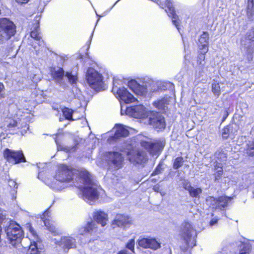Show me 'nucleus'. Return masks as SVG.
I'll return each instance as SVG.
<instances>
[{
  "label": "nucleus",
  "mask_w": 254,
  "mask_h": 254,
  "mask_svg": "<svg viewBox=\"0 0 254 254\" xmlns=\"http://www.w3.org/2000/svg\"><path fill=\"white\" fill-rule=\"evenodd\" d=\"M151 111H147L142 105L127 107L126 114L134 118H147Z\"/></svg>",
  "instance_id": "obj_12"
},
{
  "label": "nucleus",
  "mask_w": 254,
  "mask_h": 254,
  "mask_svg": "<svg viewBox=\"0 0 254 254\" xmlns=\"http://www.w3.org/2000/svg\"><path fill=\"white\" fill-rule=\"evenodd\" d=\"M160 172V170H159V169L158 168V167H157L155 170L152 173V175H157Z\"/></svg>",
  "instance_id": "obj_53"
},
{
  "label": "nucleus",
  "mask_w": 254,
  "mask_h": 254,
  "mask_svg": "<svg viewBox=\"0 0 254 254\" xmlns=\"http://www.w3.org/2000/svg\"><path fill=\"white\" fill-rule=\"evenodd\" d=\"M160 194H161V195L162 196H163V195H165V192H161V191H160Z\"/></svg>",
  "instance_id": "obj_56"
},
{
  "label": "nucleus",
  "mask_w": 254,
  "mask_h": 254,
  "mask_svg": "<svg viewBox=\"0 0 254 254\" xmlns=\"http://www.w3.org/2000/svg\"><path fill=\"white\" fill-rule=\"evenodd\" d=\"M131 219L127 215L118 214L116 215L114 220L112 222V225L118 226L119 227H123L126 228L130 225Z\"/></svg>",
  "instance_id": "obj_23"
},
{
  "label": "nucleus",
  "mask_w": 254,
  "mask_h": 254,
  "mask_svg": "<svg viewBox=\"0 0 254 254\" xmlns=\"http://www.w3.org/2000/svg\"><path fill=\"white\" fill-rule=\"evenodd\" d=\"M64 70L62 68L57 67L51 71V74L55 82L61 88L65 89L67 87V83L64 81Z\"/></svg>",
  "instance_id": "obj_18"
},
{
  "label": "nucleus",
  "mask_w": 254,
  "mask_h": 254,
  "mask_svg": "<svg viewBox=\"0 0 254 254\" xmlns=\"http://www.w3.org/2000/svg\"><path fill=\"white\" fill-rule=\"evenodd\" d=\"M232 198L226 196H221L218 198H215L213 196H209L206 199L207 205L211 207L212 208L222 210L226 207Z\"/></svg>",
  "instance_id": "obj_11"
},
{
  "label": "nucleus",
  "mask_w": 254,
  "mask_h": 254,
  "mask_svg": "<svg viewBox=\"0 0 254 254\" xmlns=\"http://www.w3.org/2000/svg\"><path fill=\"white\" fill-rule=\"evenodd\" d=\"M128 159L133 163L141 164L147 160L146 153L141 150H132L127 152Z\"/></svg>",
  "instance_id": "obj_16"
},
{
  "label": "nucleus",
  "mask_w": 254,
  "mask_h": 254,
  "mask_svg": "<svg viewBox=\"0 0 254 254\" xmlns=\"http://www.w3.org/2000/svg\"><path fill=\"white\" fill-rule=\"evenodd\" d=\"M46 184L52 190L55 191L62 190L68 186L67 183L57 180L56 178H54L53 181L49 182L48 181Z\"/></svg>",
  "instance_id": "obj_26"
},
{
  "label": "nucleus",
  "mask_w": 254,
  "mask_h": 254,
  "mask_svg": "<svg viewBox=\"0 0 254 254\" xmlns=\"http://www.w3.org/2000/svg\"><path fill=\"white\" fill-rule=\"evenodd\" d=\"M122 81L114 79L112 92L121 101L128 104L134 102L136 98L129 93L127 89L122 85Z\"/></svg>",
  "instance_id": "obj_5"
},
{
  "label": "nucleus",
  "mask_w": 254,
  "mask_h": 254,
  "mask_svg": "<svg viewBox=\"0 0 254 254\" xmlns=\"http://www.w3.org/2000/svg\"><path fill=\"white\" fill-rule=\"evenodd\" d=\"M3 157L9 162L17 164L21 162H26V159L21 150L14 151L8 148L3 151Z\"/></svg>",
  "instance_id": "obj_14"
},
{
  "label": "nucleus",
  "mask_w": 254,
  "mask_h": 254,
  "mask_svg": "<svg viewBox=\"0 0 254 254\" xmlns=\"http://www.w3.org/2000/svg\"><path fill=\"white\" fill-rule=\"evenodd\" d=\"M147 118L149 124L155 128L159 130L165 128L166 124L164 118L158 113L150 112Z\"/></svg>",
  "instance_id": "obj_15"
},
{
  "label": "nucleus",
  "mask_w": 254,
  "mask_h": 254,
  "mask_svg": "<svg viewBox=\"0 0 254 254\" xmlns=\"http://www.w3.org/2000/svg\"><path fill=\"white\" fill-rule=\"evenodd\" d=\"M134 239H131L126 245V248L130 250L132 253H134Z\"/></svg>",
  "instance_id": "obj_44"
},
{
  "label": "nucleus",
  "mask_w": 254,
  "mask_h": 254,
  "mask_svg": "<svg viewBox=\"0 0 254 254\" xmlns=\"http://www.w3.org/2000/svg\"><path fill=\"white\" fill-rule=\"evenodd\" d=\"M215 155L217 160L216 161L221 163V162H224L227 160V154L222 150L218 151L216 152Z\"/></svg>",
  "instance_id": "obj_39"
},
{
  "label": "nucleus",
  "mask_w": 254,
  "mask_h": 254,
  "mask_svg": "<svg viewBox=\"0 0 254 254\" xmlns=\"http://www.w3.org/2000/svg\"><path fill=\"white\" fill-rule=\"evenodd\" d=\"M247 15L249 19L254 20V0H248L247 7Z\"/></svg>",
  "instance_id": "obj_30"
},
{
  "label": "nucleus",
  "mask_w": 254,
  "mask_h": 254,
  "mask_svg": "<svg viewBox=\"0 0 254 254\" xmlns=\"http://www.w3.org/2000/svg\"><path fill=\"white\" fill-rule=\"evenodd\" d=\"M101 74L92 67H89L86 73V80L89 86L93 89L99 91L105 89Z\"/></svg>",
  "instance_id": "obj_4"
},
{
  "label": "nucleus",
  "mask_w": 254,
  "mask_h": 254,
  "mask_svg": "<svg viewBox=\"0 0 254 254\" xmlns=\"http://www.w3.org/2000/svg\"><path fill=\"white\" fill-rule=\"evenodd\" d=\"M252 249V244L250 242L242 243L239 246V254H249Z\"/></svg>",
  "instance_id": "obj_34"
},
{
  "label": "nucleus",
  "mask_w": 254,
  "mask_h": 254,
  "mask_svg": "<svg viewBox=\"0 0 254 254\" xmlns=\"http://www.w3.org/2000/svg\"><path fill=\"white\" fill-rule=\"evenodd\" d=\"M119 0H117V1L115 2V3L113 5V6L111 8V9H112V8H113L115 5V4H116V3H117L119 1Z\"/></svg>",
  "instance_id": "obj_58"
},
{
  "label": "nucleus",
  "mask_w": 254,
  "mask_h": 254,
  "mask_svg": "<svg viewBox=\"0 0 254 254\" xmlns=\"http://www.w3.org/2000/svg\"><path fill=\"white\" fill-rule=\"evenodd\" d=\"M5 212L0 210V225L1 222L5 219Z\"/></svg>",
  "instance_id": "obj_46"
},
{
  "label": "nucleus",
  "mask_w": 254,
  "mask_h": 254,
  "mask_svg": "<svg viewBox=\"0 0 254 254\" xmlns=\"http://www.w3.org/2000/svg\"><path fill=\"white\" fill-rule=\"evenodd\" d=\"M209 35L207 32H203L200 35L198 42L199 52L207 53L208 51Z\"/></svg>",
  "instance_id": "obj_24"
},
{
  "label": "nucleus",
  "mask_w": 254,
  "mask_h": 254,
  "mask_svg": "<svg viewBox=\"0 0 254 254\" xmlns=\"http://www.w3.org/2000/svg\"><path fill=\"white\" fill-rule=\"evenodd\" d=\"M128 87L134 93L139 96H144L147 92L146 85L139 84L135 80H131L128 82Z\"/></svg>",
  "instance_id": "obj_22"
},
{
  "label": "nucleus",
  "mask_w": 254,
  "mask_h": 254,
  "mask_svg": "<svg viewBox=\"0 0 254 254\" xmlns=\"http://www.w3.org/2000/svg\"><path fill=\"white\" fill-rule=\"evenodd\" d=\"M157 3L162 8H167L165 9L166 12L168 13L169 16L171 17L173 24L175 25L178 31L180 33L179 27L180 24L178 16L175 13L172 2L169 0H166L162 2L161 0H157Z\"/></svg>",
  "instance_id": "obj_13"
},
{
  "label": "nucleus",
  "mask_w": 254,
  "mask_h": 254,
  "mask_svg": "<svg viewBox=\"0 0 254 254\" xmlns=\"http://www.w3.org/2000/svg\"><path fill=\"white\" fill-rule=\"evenodd\" d=\"M181 235L188 247L192 248L196 245V231L190 223L185 222L182 224Z\"/></svg>",
  "instance_id": "obj_8"
},
{
  "label": "nucleus",
  "mask_w": 254,
  "mask_h": 254,
  "mask_svg": "<svg viewBox=\"0 0 254 254\" xmlns=\"http://www.w3.org/2000/svg\"><path fill=\"white\" fill-rule=\"evenodd\" d=\"M4 87L3 84L0 82V93L4 89Z\"/></svg>",
  "instance_id": "obj_54"
},
{
  "label": "nucleus",
  "mask_w": 254,
  "mask_h": 254,
  "mask_svg": "<svg viewBox=\"0 0 254 254\" xmlns=\"http://www.w3.org/2000/svg\"><path fill=\"white\" fill-rule=\"evenodd\" d=\"M8 185L10 187H13L16 188L17 187V185L16 183L13 180H10L8 182Z\"/></svg>",
  "instance_id": "obj_49"
},
{
  "label": "nucleus",
  "mask_w": 254,
  "mask_h": 254,
  "mask_svg": "<svg viewBox=\"0 0 254 254\" xmlns=\"http://www.w3.org/2000/svg\"><path fill=\"white\" fill-rule=\"evenodd\" d=\"M60 121H62V118H60Z\"/></svg>",
  "instance_id": "obj_63"
},
{
  "label": "nucleus",
  "mask_w": 254,
  "mask_h": 254,
  "mask_svg": "<svg viewBox=\"0 0 254 254\" xmlns=\"http://www.w3.org/2000/svg\"><path fill=\"white\" fill-rule=\"evenodd\" d=\"M55 142L57 145V148L58 150H64V151L67 152H72L76 150V146H74L72 147H69V146H62V145L59 144L58 141L57 140H55Z\"/></svg>",
  "instance_id": "obj_41"
},
{
  "label": "nucleus",
  "mask_w": 254,
  "mask_h": 254,
  "mask_svg": "<svg viewBox=\"0 0 254 254\" xmlns=\"http://www.w3.org/2000/svg\"><path fill=\"white\" fill-rule=\"evenodd\" d=\"M18 109L14 117L10 114L5 118L0 123V127L3 130H11L15 127L21 129V133L24 135L29 129L28 122L33 118V115L30 113V104L26 99L21 100L18 102Z\"/></svg>",
  "instance_id": "obj_2"
},
{
  "label": "nucleus",
  "mask_w": 254,
  "mask_h": 254,
  "mask_svg": "<svg viewBox=\"0 0 254 254\" xmlns=\"http://www.w3.org/2000/svg\"><path fill=\"white\" fill-rule=\"evenodd\" d=\"M137 242L139 246L145 249L150 248L155 250L161 247L160 243L152 238L140 237Z\"/></svg>",
  "instance_id": "obj_20"
},
{
  "label": "nucleus",
  "mask_w": 254,
  "mask_h": 254,
  "mask_svg": "<svg viewBox=\"0 0 254 254\" xmlns=\"http://www.w3.org/2000/svg\"><path fill=\"white\" fill-rule=\"evenodd\" d=\"M107 157L111 167L114 168L115 170L122 167L123 157L121 153L117 152H109Z\"/></svg>",
  "instance_id": "obj_17"
},
{
  "label": "nucleus",
  "mask_w": 254,
  "mask_h": 254,
  "mask_svg": "<svg viewBox=\"0 0 254 254\" xmlns=\"http://www.w3.org/2000/svg\"><path fill=\"white\" fill-rule=\"evenodd\" d=\"M53 108L55 110L58 111V112H60V109L61 110V107L59 108V105H56L55 106H53Z\"/></svg>",
  "instance_id": "obj_52"
},
{
  "label": "nucleus",
  "mask_w": 254,
  "mask_h": 254,
  "mask_svg": "<svg viewBox=\"0 0 254 254\" xmlns=\"http://www.w3.org/2000/svg\"><path fill=\"white\" fill-rule=\"evenodd\" d=\"M183 187L187 190L189 191L191 188L190 183L188 180H184L182 183Z\"/></svg>",
  "instance_id": "obj_45"
},
{
  "label": "nucleus",
  "mask_w": 254,
  "mask_h": 254,
  "mask_svg": "<svg viewBox=\"0 0 254 254\" xmlns=\"http://www.w3.org/2000/svg\"><path fill=\"white\" fill-rule=\"evenodd\" d=\"M140 143L142 147L152 154H156L163 148L162 143L158 141L151 142L141 139Z\"/></svg>",
  "instance_id": "obj_19"
},
{
  "label": "nucleus",
  "mask_w": 254,
  "mask_h": 254,
  "mask_svg": "<svg viewBox=\"0 0 254 254\" xmlns=\"http://www.w3.org/2000/svg\"><path fill=\"white\" fill-rule=\"evenodd\" d=\"M54 178L67 183L72 181L74 186L80 190L83 199L90 205L98 198V185L92 181L90 174L84 169L73 170L61 165Z\"/></svg>",
  "instance_id": "obj_1"
},
{
  "label": "nucleus",
  "mask_w": 254,
  "mask_h": 254,
  "mask_svg": "<svg viewBox=\"0 0 254 254\" xmlns=\"http://www.w3.org/2000/svg\"><path fill=\"white\" fill-rule=\"evenodd\" d=\"M114 129L115 130V134L113 137L114 139L127 136L129 133L128 130L125 128L122 125H116Z\"/></svg>",
  "instance_id": "obj_28"
},
{
  "label": "nucleus",
  "mask_w": 254,
  "mask_h": 254,
  "mask_svg": "<svg viewBox=\"0 0 254 254\" xmlns=\"http://www.w3.org/2000/svg\"><path fill=\"white\" fill-rule=\"evenodd\" d=\"M93 35V32L92 33L91 37H92Z\"/></svg>",
  "instance_id": "obj_64"
},
{
  "label": "nucleus",
  "mask_w": 254,
  "mask_h": 254,
  "mask_svg": "<svg viewBox=\"0 0 254 254\" xmlns=\"http://www.w3.org/2000/svg\"><path fill=\"white\" fill-rule=\"evenodd\" d=\"M253 194L254 197V190L253 191Z\"/></svg>",
  "instance_id": "obj_61"
},
{
  "label": "nucleus",
  "mask_w": 254,
  "mask_h": 254,
  "mask_svg": "<svg viewBox=\"0 0 254 254\" xmlns=\"http://www.w3.org/2000/svg\"><path fill=\"white\" fill-rule=\"evenodd\" d=\"M40 20V16H36L35 18V23L33 24V27L31 28L30 35L32 38L38 42L40 46L43 47L44 46V42L43 40L41 41V37L40 36L39 32V21Z\"/></svg>",
  "instance_id": "obj_21"
},
{
  "label": "nucleus",
  "mask_w": 254,
  "mask_h": 254,
  "mask_svg": "<svg viewBox=\"0 0 254 254\" xmlns=\"http://www.w3.org/2000/svg\"><path fill=\"white\" fill-rule=\"evenodd\" d=\"M27 227L29 232L28 237L30 241V245L27 254H40L42 250L41 242L32 227L28 224Z\"/></svg>",
  "instance_id": "obj_9"
},
{
  "label": "nucleus",
  "mask_w": 254,
  "mask_h": 254,
  "mask_svg": "<svg viewBox=\"0 0 254 254\" xmlns=\"http://www.w3.org/2000/svg\"><path fill=\"white\" fill-rule=\"evenodd\" d=\"M40 173H39V175H38V178L40 179Z\"/></svg>",
  "instance_id": "obj_60"
},
{
  "label": "nucleus",
  "mask_w": 254,
  "mask_h": 254,
  "mask_svg": "<svg viewBox=\"0 0 254 254\" xmlns=\"http://www.w3.org/2000/svg\"><path fill=\"white\" fill-rule=\"evenodd\" d=\"M241 49L244 51L246 60L250 63L253 59L254 53V29L248 32L241 40Z\"/></svg>",
  "instance_id": "obj_7"
},
{
  "label": "nucleus",
  "mask_w": 254,
  "mask_h": 254,
  "mask_svg": "<svg viewBox=\"0 0 254 254\" xmlns=\"http://www.w3.org/2000/svg\"><path fill=\"white\" fill-rule=\"evenodd\" d=\"M65 76L68 80L69 82L71 84H75L77 80V77L76 74H72L70 72H66Z\"/></svg>",
  "instance_id": "obj_42"
},
{
  "label": "nucleus",
  "mask_w": 254,
  "mask_h": 254,
  "mask_svg": "<svg viewBox=\"0 0 254 254\" xmlns=\"http://www.w3.org/2000/svg\"><path fill=\"white\" fill-rule=\"evenodd\" d=\"M211 90L215 96L218 97L221 94L219 83L215 82H213L211 85Z\"/></svg>",
  "instance_id": "obj_40"
},
{
  "label": "nucleus",
  "mask_w": 254,
  "mask_h": 254,
  "mask_svg": "<svg viewBox=\"0 0 254 254\" xmlns=\"http://www.w3.org/2000/svg\"><path fill=\"white\" fill-rule=\"evenodd\" d=\"M96 223L94 222L91 221L88 222L85 227L81 228L79 230V233L80 235H83L84 232L91 233L96 231Z\"/></svg>",
  "instance_id": "obj_31"
},
{
  "label": "nucleus",
  "mask_w": 254,
  "mask_h": 254,
  "mask_svg": "<svg viewBox=\"0 0 254 254\" xmlns=\"http://www.w3.org/2000/svg\"><path fill=\"white\" fill-rule=\"evenodd\" d=\"M239 68L240 70H241L242 71L244 70V69L242 68V65H240L239 67Z\"/></svg>",
  "instance_id": "obj_55"
},
{
  "label": "nucleus",
  "mask_w": 254,
  "mask_h": 254,
  "mask_svg": "<svg viewBox=\"0 0 254 254\" xmlns=\"http://www.w3.org/2000/svg\"><path fill=\"white\" fill-rule=\"evenodd\" d=\"M15 32L16 26L12 21L6 18L0 19V44L9 40Z\"/></svg>",
  "instance_id": "obj_6"
},
{
  "label": "nucleus",
  "mask_w": 254,
  "mask_h": 254,
  "mask_svg": "<svg viewBox=\"0 0 254 254\" xmlns=\"http://www.w3.org/2000/svg\"><path fill=\"white\" fill-rule=\"evenodd\" d=\"M155 192H160V187L158 185H155L153 188Z\"/></svg>",
  "instance_id": "obj_50"
},
{
  "label": "nucleus",
  "mask_w": 254,
  "mask_h": 254,
  "mask_svg": "<svg viewBox=\"0 0 254 254\" xmlns=\"http://www.w3.org/2000/svg\"><path fill=\"white\" fill-rule=\"evenodd\" d=\"M123 106L121 105V114H123Z\"/></svg>",
  "instance_id": "obj_57"
},
{
  "label": "nucleus",
  "mask_w": 254,
  "mask_h": 254,
  "mask_svg": "<svg viewBox=\"0 0 254 254\" xmlns=\"http://www.w3.org/2000/svg\"><path fill=\"white\" fill-rule=\"evenodd\" d=\"M61 111L65 119L70 121L74 120L72 118L73 111L72 109L64 107L61 109Z\"/></svg>",
  "instance_id": "obj_36"
},
{
  "label": "nucleus",
  "mask_w": 254,
  "mask_h": 254,
  "mask_svg": "<svg viewBox=\"0 0 254 254\" xmlns=\"http://www.w3.org/2000/svg\"><path fill=\"white\" fill-rule=\"evenodd\" d=\"M57 244L59 246L56 247L58 254H66L70 249L76 247V240L75 237L64 236L62 237Z\"/></svg>",
  "instance_id": "obj_10"
},
{
  "label": "nucleus",
  "mask_w": 254,
  "mask_h": 254,
  "mask_svg": "<svg viewBox=\"0 0 254 254\" xmlns=\"http://www.w3.org/2000/svg\"><path fill=\"white\" fill-rule=\"evenodd\" d=\"M49 214V210L48 209L46 210L41 216V218L44 222V225L47 229L51 232V233L56 235L58 233L53 222L50 220Z\"/></svg>",
  "instance_id": "obj_25"
},
{
  "label": "nucleus",
  "mask_w": 254,
  "mask_h": 254,
  "mask_svg": "<svg viewBox=\"0 0 254 254\" xmlns=\"http://www.w3.org/2000/svg\"><path fill=\"white\" fill-rule=\"evenodd\" d=\"M222 112L223 113V118H222V122H224L225 121V120L228 117V116L229 115V113L226 109H225L224 110L222 111Z\"/></svg>",
  "instance_id": "obj_47"
},
{
  "label": "nucleus",
  "mask_w": 254,
  "mask_h": 254,
  "mask_svg": "<svg viewBox=\"0 0 254 254\" xmlns=\"http://www.w3.org/2000/svg\"><path fill=\"white\" fill-rule=\"evenodd\" d=\"M169 102V98L165 97L153 103L154 106L159 110H165L168 105Z\"/></svg>",
  "instance_id": "obj_32"
},
{
  "label": "nucleus",
  "mask_w": 254,
  "mask_h": 254,
  "mask_svg": "<svg viewBox=\"0 0 254 254\" xmlns=\"http://www.w3.org/2000/svg\"><path fill=\"white\" fill-rule=\"evenodd\" d=\"M7 239L10 244L15 248L20 250L23 247L21 244L23 232L20 226L14 221H11L5 229Z\"/></svg>",
  "instance_id": "obj_3"
},
{
  "label": "nucleus",
  "mask_w": 254,
  "mask_h": 254,
  "mask_svg": "<svg viewBox=\"0 0 254 254\" xmlns=\"http://www.w3.org/2000/svg\"><path fill=\"white\" fill-rule=\"evenodd\" d=\"M16 2L19 3H27L29 0H16Z\"/></svg>",
  "instance_id": "obj_51"
},
{
  "label": "nucleus",
  "mask_w": 254,
  "mask_h": 254,
  "mask_svg": "<svg viewBox=\"0 0 254 254\" xmlns=\"http://www.w3.org/2000/svg\"><path fill=\"white\" fill-rule=\"evenodd\" d=\"M251 133H254V126L251 130ZM246 151V154L249 156H253L254 155V138L249 140L247 144Z\"/></svg>",
  "instance_id": "obj_33"
},
{
  "label": "nucleus",
  "mask_w": 254,
  "mask_h": 254,
  "mask_svg": "<svg viewBox=\"0 0 254 254\" xmlns=\"http://www.w3.org/2000/svg\"><path fill=\"white\" fill-rule=\"evenodd\" d=\"M190 196L193 197H198L199 195L202 193V190L200 188H191L188 191Z\"/></svg>",
  "instance_id": "obj_38"
},
{
  "label": "nucleus",
  "mask_w": 254,
  "mask_h": 254,
  "mask_svg": "<svg viewBox=\"0 0 254 254\" xmlns=\"http://www.w3.org/2000/svg\"><path fill=\"white\" fill-rule=\"evenodd\" d=\"M244 106H245V107H246V108H247V107H248V105H247V104H244Z\"/></svg>",
  "instance_id": "obj_59"
},
{
  "label": "nucleus",
  "mask_w": 254,
  "mask_h": 254,
  "mask_svg": "<svg viewBox=\"0 0 254 254\" xmlns=\"http://www.w3.org/2000/svg\"><path fill=\"white\" fill-rule=\"evenodd\" d=\"M236 128L237 126L236 124H232L229 126L225 127L223 130L222 132V135L223 138H227L230 133L232 132V129L233 128Z\"/></svg>",
  "instance_id": "obj_35"
},
{
  "label": "nucleus",
  "mask_w": 254,
  "mask_h": 254,
  "mask_svg": "<svg viewBox=\"0 0 254 254\" xmlns=\"http://www.w3.org/2000/svg\"><path fill=\"white\" fill-rule=\"evenodd\" d=\"M184 162V159L182 157H178L176 158L173 163V168L174 169H178L182 166Z\"/></svg>",
  "instance_id": "obj_43"
},
{
  "label": "nucleus",
  "mask_w": 254,
  "mask_h": 254,
  "mask_svg": "<svg viewBox=\"0 0 254 254\" xmlns=\"http://www.w3.org/2000/svg\"><path fill=\"white\" fill-rule=\"evenodd\" d=\"M214 169L215 170H217L215 176V180H218L223 174L222 164L218 161H216Z\"/></svg>",
  "instance_id": "obj_37"
},
{
  "label": "nucleus",
  "mask_w": 254,
  "mask_h": 254,
  "mask_svg": "<svg viewBox=\"0 0 254 254\" xmlns=\"http://www.w3.org/2000/svg\"><path fill=\"white\" fill-rule=\"evenodd\" d=\"M218 220V218L216 217L213 218L209 222L210 225L211 226L215 225L217 223Z\"/></svg>",
  "instance_id": "obj_48"
},
{
  "label": "nucleus",
  "mask_w": 254,
  "mask_h": 254,
  "mask_svg": "<svg viewBox=\"0 0 254 254\" xmlns=\"http://www.w3.org/2000/svg\"><path fill=\"white\" fill-rule=\"evenodd\" d=\"M93 218L97 223L101 224L103 227L106 225L108 221V215L100 210L94 212Z\"/></svg>",
  "instance_id": "obj_27"
},
{
  "label": "nucleus",
  "mask_w": 254,
  "mask_h": 254,
  "mask_svg": "<svg viewBox=\"0 0 254 254\" xmlns=\"http://www.w3.org/2000/svg\"><path fill=\"white\" fill-rule=\"evenodd\" d=\"M142 136H138V138H141Z\"/></svg>",
  "instance_id": "obj_62"
},
{
  "label": "nucleus",
  "mask_w": 254,
  "mask_h": 254,
  "mask_svg": "<svg viewBox=\"0 0 254 254\" xmlns=\"http://www.w3.org/2000/svg\"><path fill=\"white\" fill-rule=\"evenodd\" d=\"M206 53H207L199 52L197 60V66L196 67V71L198 72L199 76L202 75V73L204 72L203 70L205 64V55Z\"/></svg>",
  "instance_id": "obj_29"
}]
</instances>
